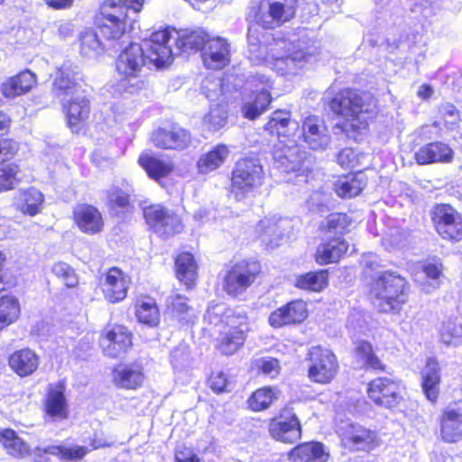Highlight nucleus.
I'll return each instance as SVG.
<instances>
[{"mask_svg": "<svg viewBox=\"0 0 462 462\" xmlns=\"http://www.w3.org/2000/svg\"><path fill=\"white\" fill-rule=\"evenodd\" d=\"M171 38L168 29L157 31L141 44L131 43L120 52L116 68L126 90L133 92L138 88L136 79L147 60L158 68L172 61L175 53L170 44Z\"/></svg>", "mask_w": 462, "mask_h": 462, "instance_id": "obj_1", "label": "nucleus"}, {"mask_svg": "<svg viewBox=\"0 0 462 462\" xmlns=\"http://www.w3.org/2000/svg\"><path fill=\"white\" fill-rule=\"evenodd\" d=\"M298 127V124L289 117H271L266 130L276 134L279 142L274 144L273 157L274 165L284 172H299L302 170L306 152L289 138Z\"/></svg>", "mask_w": 462, "mask_h": 462, "instance_id": "obj_2", "label": "nucleus"}, {"mask_svg": "<svg viewBox=\"0 0 462 462\" xmlns=\"http://www.w3.org/2000/svg\"><path fill=\"white\" fill-rule=\"evenodd\" d=\"M270 51L269 61L265 63L283 76L300 74L314 54L310 47H302L295 40L286 39L273 40Z\"/></svg>", "mask_w": 462, "mask_h": 462, "instance_id": "obj_3", "label": "nucleus"}, {"mask_svg": "<svg viewBox=\"0 0 462 462\" xmlns=\"http://www.w3.org/2000/svg\"><path fill=\"white\" fill-rule=\"evenodd\" d=\"M407 282L390 272L377 273L371 283L370 295L381 312L400 310L407 300Z\"/></svg>", "mask_w": 462, "mask_h": 462, "instance_id": "obj_4", "label": "nucleus"}, {"mask_svg": "<svg viewBox=\"0 0 462 462\" xmlns=\"http://www.w3.org/2000/svg\"><path fill=\"white\" fill-rule=\"evenodd\" d=\"M264 172L257 158L238 160L232 171L230 192L237 201L254 195L263 185Z\"/></svg>", "mask_w": 462, "mask_h": 462, "instance_id": "obj_5", "label": "nucleus"}, {"mask_svg": "<svg viewBox=\"0 0 462 462\" xmlns=\"http://www.w3.org/2000/svg\"><path fill=\"white\" fill-rule=\"evenodd\" d=\"M137 16L115 1H106L101 7L97 24L107 40L120 39L134 28Z\"/></svg>", "mask_w": 462, "mask_h": 462, "instance_id": "obj_6", "label": "nucleus"}, {"mask_svg": "<svg viewBox=\"0 0 462 462\" xmlns=\"http://www.w3.org/2000/svg\"><path fill=\"white\" fill-rule=\"evenodd\" d=\"M261 272L256 261H241L234 264L226 273L223 290L230 296L236 297L245 292L255 281Z\"/></svg>", "mask_w": 462, "mask_h": 462, "instance_id": "obj_7", "label": "nucleus"}, {"mask_svg": "<svg viewBox=\"0 0 462 462\" xmlns=\"http://www.w3.org/2000/svg\"><path fill=\"white\" fill-rule=\"evenodd\" d=\"M374 102L369 93H358L345 89L330 102V109L336 116H359L373 113Z\"/></svg>", "mask_w": 462, "mask_h": 462, "instance_id": "obj_8", "label": "nucleus"}, {"mask_svg": "<svg viewBox=\"0 0 462 462\" xmlns=\"http://www.w3.org/2000/svg\"><path fill=\"white\" fill-rule=\"evenodd\" d=\"M227 320L228 326L220 332L217 346L223 355L231 356L244 346L250 326L247 315L228 316Z\"/></svg>", "mask_w": 462, "mask_h": 462, "instance_id": "obj_9", "label": "nucleus"}, {"mask_svg": "<svg viewBox=\"0 0 462 462\" xmlns=\"http://www.w3.org/2000/svg\"><path fill=\"white\" fill-rule=\"evenodd\" d=\"M311 365L309 368V376L319 383H328L337 372V362L335 355L328 349L313 346L309 352Z\"/></svg>", "mask_w": 462, "mask_h": 462, "instance_id": "obj_10", "label": "nucleus"}, {"mask_svg": "<svg viewBox=\"0 0 462 462\" xmlns=\"http://www.w3.org/2000/svg\"><path fill=\"white\" fill-rule=\"evenodd\" d=\"M432 220L438 234L446 240L462 239V217L449 205H439L435 208Z\"/></svg>", "mask_w": 462, "mask_h": 462, "instance_id": "obj_11", "label": "nucleus"}, {"mask_svg": "<svg viewBox=\"0 0 462 462\" xmlns=\"http://www.w3.org/2000/svg\"><path fill=\"white\" fill-rule=\"evenodd\" d=\"M339 435L342 444L350 450L369 452L379 445L376 432L359 424H346Z\"/></svg>", "mask_w": 462, "mask_h": 462, "instance_id": "obj_12", "label": "nucleus"}, {"mask_svg": "<svg viewBox=\"0 0 462 462\" xmlns=\"http://www.w3.org/2000/svg\"><path fill=\"white\" fill-rule=\"evenodd\" d=\"M368 397L377 405L392 408L402 400L401 386L387 377L373 380L367 388Z\"/></svg>", "mask_w": 462, "mask_h": 462, "instance_id": "obj_13", "label": "nucleus"}, {"mask_svg": "<svg viewBox=\"0 0 462 462\" xmlns=\"http://www.w3.org/2000/svg\"><path fill=\"white\" fill-rule=\"evenodd\" d=\"M130 283V277L116 267L110 268L100 279L103 296L109 303L122 301L127 295Z\"/></svg>", "mask_w": 462, "mask_h": 462, "instance_id": "obj_14", "label": "nucleus"}, {"mask_svg": "<svg viewBox=\"0 0 462 462\" xmlns=\"http://www.w3.org/2000/svg\"><path fill=\"white\" fill-rule=\"evenodd\" d=\"M99 344L104 354L110 357H118L132 346V337L128 329L121 325L106 328Z\"/></svg>", "mask_w": 462, "mask_h": 462, "instance_id": "obj_15", "label": "nucleus"}, {"mask_svg": "<svg viewBox=\"0 0 462 462\" xmlns=\"http://www.w3.org/2000/svg\"><path fill=\"white\" fill-rule=\"evenodd\" d=\"M152 143L164 150L184 151L192 143L190 133L182 127H173L171 130L158 128L151 134Z\"/></svg>", "mask_w": 462, "mask_h": 462, "instance_id": "obj_16", "label": "nucleus"}, {"mask_svg": "<svg viewBox=\"0 0 462 462\" xmlns=\"http://www.w3.org/2000/svg\"><path fill=\"white\" fill-rule=\"evenodd\" d=\"M276 40L258 24L250 25L247 33L249 58L254 63L269 61L270 48Z\"/></svg>", "mask_w": 462, "mask_h": 462, "instance_id": "obj_17", "label": "nucleus"}, {"mask_svg": "<svg viewBox=\"0 0 462 462\" xmlns=\"http://www.w3.org/2000/svg\"><path fill=\"white\" fill-rule=\"evenodd\" d=\"M308 317L305 301L292 300L273 311L268 319L271 327L278 328L284 326L303 322Z\"/></svg>", "mask_w": 462, "mask_h": 462, "instance_id": "obj_18", "label": "nucleus"}, {"mask_svg": "<svg viewBox=\"0 0 462 462\" xmlns=\"http://www.w3.org/2000/svg\"><path fill=\"white\" fill-rule=\"evenodd\" d=\"M145 375L140 363L121 364L112 370V382L120 388L136 390L143 386Z\"/></svg>", "mask_w": 462, "mask_h": 462, "instance_id": "obj_19", "label": "nucleus"}, {"mask_svg": "<svg viewBox=\"0 0 462 462\" xmlns=\"http://www.w3.org/2000/svg\"><path fill=\"white\" fill-rule=\"evenodd\" d=\"M78 74V67L69 60L65 61L55 72L52 94L58 98L74 95L79 85Z\"/></svg>", "mask_w": 462, "mask_h": 462, "instance_id": "obj_20", "label": "nucleus"}, {"mask_svg": "<svg viewBox=\"0 0 462 462\" xmlns=\"http://www.w3.org/2000/svg\"><path fill=\"white\" fill-rule=\"evenodd\" d=\"M202 60L208 69H220L230 62V45L221 37L208 39L203 49Z\"/></svg>", "mask_w": 462, "mask_h": 462, "instance_id": "obj_21", "label": "nucleus"}, {"mask_svg": "<svg viewBox=\"0 0 462 462\" xmlns=\"http://www.w3.org/2000/svg\"><path fill=\"white\" fill-rule=\"evenodd\" d=\"M454 155L453 149L448 143L432 142L419 148L415 153V160L420 165L450 163Z\"/></svg>", "mask_w": 462, "mask_h": 462, "instance_id": "obj_22", "label": "nucleus"}, {"mask_svg": "<svg viewBox=\"0 0 462 462\" xmlns=\"http://www.w3.org/2000/svg\"><path fill=\"white\" fill-rule=\"evenodd\" d=\"M269 431L273 439L285 443H294L301 436L300 421L294 414L290 417L282 415L272 420Z\"/></svg>", "mask_w": 462, "mask_h": 462, "instance_id": "obj_23", "label": "nucleus"}, {"mask_svg": "<svg viewBox=\"0 0 462 462\" xmlns=\"http://www.w3.org/2000/svg\"><path fill=\"white\" fill-rule=\"evenodd\" d=\"M77 226L85 234L94 235L102 231L104 221L100 211L90 205H78L73 211Z\"/></svg>", "mask_w": 462, "mask_h": 462, "instance_id": "obj_24", "label": "nucleus"}, {"mask_svg": "<svg viewBox=\"0 0 462 462\" xmlns=\"http://www.w3.org/2000/svg\"><path fill=\"white\" fill-rule=\"evenodd\" d=\"M303 137L309 147L315 151H323L330 143L328 129L319 117H306L303 123Z\"/></svg>", "mask_w": 462, "mask_h": 462, "instance_id": "obj_25", "label": "nucleus"}, {"mask_svg": "<svg viewBox=\"0 0 462 462\" xmlns=\"http://www.w3.org/2000/svg\"><path fill=\"white\" fill-rule=\"evenodd\" d=\"M65 387L61 383L51 384L44 401V411L51 419L63 420L69 415L68 403L64 395Z\"/></svg>", "mask_w": 462, "mask_h": 462, "instance_id": "obj_26", "label": "nucleus"}, {"mask_svg": "<svg viewBox=\"0 0 462 462\" xmlns=\"http://www.w3.org/2000/svg\"><path fill=\"white\" fill-rule=\"evenodd\" d=\"M8 363L11 369L19 376L25 377L38 369L40 357L34 351L23 348L14 352L10 356Z\"/></svg>", "mask_w": 462, "mask_h": 462, "instance_id": "obj_27", "label": "nucleus"}, {"mask_svg": "<svg viewBox=\"0 0 462 462\" xmlns=\"http://www.w3.org/2000/svg\"><path fill=\"white\" fill-rule=\"evenodd\" d=\"M285 220L275 217H264L255 227L258 238L267 245L274 247L284 236Z\"/></svg>", "mask_w": 462, "mask_h": 462, "instance_id": "obj_28", "label": "nucleus"}, {"mask_svg": "<svg viewBox=\"0 0 462 462\" xmlns=\"http://www.w3.org/2000/svg\"><path fill=\"white\" fill-rule=\"evenodd\" d=\"M347 250V242L341 236H337L318 247L315 259L319 264L337 263Z\"/></svg>", "mask_w": 462, "mask_h": 462, "instance_id": "obj_29", "label": "nucleus"}, {"mask_svg": "<svg viewBox=\"0 0 462 462\" xmlns=\"http://www.w3.org/2000/svg\"><path fill=\"white\" fill-rule=\"evenodd\" d=\"M229 153L230 151L227 145L220 143L201 154L197 162L199 173L208 174L217 170L225 163Z\"/></svg>", "mask_w": 462, "mask_h": 462, "instance_id": "obj_30", "label": "nucleus"}, {"mask_svg": "<svg viewBox=\"0 0 462 462\" xmlns=\"http://www.w3.org/2000/svg\"><path fill=\"white\" fill-rule=\"evenodd\" d=\"M170 34H171V32ZM171 37L170 42L173 39L176 43V50L183 53L196 52L202 50V48L204 49L208 43V39H210L202 29L184 32L178 37L173 38L172 35Z\"/></svg>", "mask_w": 462, "mask_h": 462, "instance_id": "obj_31", "label": "nucleus"}, {"mask_svg": "<svg viewBox=\"0 0 462 462\" xmlns=\"http://www.w3.org/2000/svg\"><path fill=\"white\" fill-rule=\"evenodd\" d=\"M440 436L446 442H457L462 436V414L452 409L443 411L440 420Z\"/></svg>", "mask_w": 462, "mask_h": 462, "instance_id": "obj_32", "label": "nucleus"}, {"mask_svg": "<svg viewBox=\"0 0 462 462\" xmlns=\"http://www.w3.org/2000/svg\"><path fill=\"white\" fill-rule=\"evenodd\" d=\"M35 84V75L30 70H24L5 80L1 86V91L6 97H14L28 92Z\"/></svg>", "mask_w": 462, "mask_h": 462, "instance_id": "obj_33", "label": "nucleus"}, {"mask_svg": "<svg viewBox=\"0 0 462 462\" xmlns=\"http://www.w3.org/2000/svg\"><path fill=\"white\" fill-rule=\"evenodd\" d=\"M167 310L182 325L194 323L197 319L195 310L188 304V299L179 293H172L166 301Z\"/></svg>", "mask_w": 462, "mask_h": 462, "instance_id": "obj_34", "label": "nucleus"}, {"mask_svg": "<svg viewBox=\"0 0 462 462\" xmlns=\"http://www.w3.org/2000/svg\"><path fill=\"white\" fill-rule=\"evenodd\" d=\"M43 201L44 196L39 189L29 188L19 191L15 205L23 214L33 217L42 211Z\"/></svg>", "mask_w": 462, "mask_h": 462, "instance_id": "obj_35", "label": "nucleus"}, {"mask_svg": "<svg viewBox=\"0 0 462 462\" xmlns=\"http://www.w3.org/2000/svg\"><path fill=\"white\" fill-rule=\"evenodd\" d=\"M292 462H326L328 454L320 443H304L294 448L289 454Z\"/></svg>", "mask_w": 462, "mask_h": 462, "instance_id": "obj_36", "label": "nucleus"}, {"mask_svg": "<svg viewBox=\"0 0 462 462\" xmlns=\"http://www.w3.org/2000/svg\"><path fill=\"white\" fill-rule=\"evenodd\" d=\"M421 374L423 392L428 400L435 402L439 396L440 383V369L436 359H428Z\"/></svg>", "mask_w": 462, "mask_h": 462, "instance_id": "obj_37", "label": "nucleus"}, {"mask_svg": "<svg viewBox=\"0 0 462 462\" xmlns=\"http://www.w3.org/2000/svg\"><path fill=\"white\" fill-rule=\"evenodd\" d=\"M259 80L263 87L255 90L254 97H250L249 100L245 102L243 106L244 116H260L265 112L271 102V95L268 91L271 87L269 79L263 76Z\"/></svg>", "mask_w": 462, "mask_h": 462, "instance_id": "obj_38", "label": "nucleus"}, {"mask_svg": "<svg viewBox=\"0 0 462 462\" xmlns=\"http://www.w3.org/2000/svg\"><path fill=\"white\" fill-rule=\"evenodd\" d=\"M88 452V448L83 446H48L46 448H36L33 454L36 457H42L43 454H50L66 461L81 460Z\"/></svg>", "mask_w": 462, "mask_h": 462, "instance_id": "obj_39", "label": "nucleus"}, {"mask_svg": "<svg viewBox=\"0 0 462 462\" xmlns=\"http://www.w3.org/2000/svg\"><path fill=\"white\" fill-rule=\"evenodd\" d=\"M0 442L7 454L14 457L23 458L31 455L29 446L13 430H1Z\"/></svg>", "mask_w": 462, "mask_h": 462, "instance_id": "obj_40", "label": "nucleus"}, {"mask_svg": "<svg viewBox=\"0 0 462 462\" xmlns=\"http://www.w3.org/2000/svg\"><path fill=\"white\" fill-rule=\"evenodd\" d=\"M138 162L145 170L148 176L156 181H160L162 178L167 177L173 171L171 162H165L149 154H142Z\"/></svg>", "mask_w": 462, "mask_h": 462, "instance_id": "obj_41", "label": "nucleus"}, {"mask_svg": "<svg viewBox=\"0 0 462 462\" xmlns=\"http://www.w3.org/2000/svg\"><path fill=\"white\" fill-rule=\"evenodd\" d=\"M178 279L187 287L195 283L197 278V265L193 255L189 253H182L175 261Z\"/></svg>", "mask_w": 462, "mask_h": 462, "instance_id": "obj_42", "label": "nucleus"}, {"mask_svg": "<svg viewBox=\"0 0 462 462\" xmlns=\"http://www.w3.org/2000/svg\"><path fill=\"white\" fill-rule=\"evenodd\" d=\"M338 122L334 126L336 134H345L347 138L357 140L366 128L367 122L365 117H337Z\"/></svg>", "mask_w": 462, "mask_h": 462, "instance_id": "obj_43", "label": "nucleus"}, {"mask_svg": "<svg viewBox=\"0 0 462 462\" xmlns=\"http://www.w3.org/2000/svg\"><path fill=\"white\" fill-rule=\"evenodd\" d=\"M366 186L363 174L346 176L338 180L335 184V191L341 198H353L357 196Z\"/></svg>", "mask_w": 462, "mask_h": 462, "instance_id": "obj_44", "label": "nucleus"}, {"mask_svg": "<svg viewBox=\"0 0 462 462\" xmlns=\"http://www.w3.org/2000/svg\"><path fill=\"white\" fill-rule=\"evenodd\" d=\"M21 312L20 303L16 297L5 295L0 298V330L14 323Z\"/></svg>", "mask_w": 462, "mask_h": 462, "instance_id": "obj_45", "label": "nucleus"}, {"mask_svg": "<svg viewBox=\"0 0 462 462\" xmlns=\"http://www.w3.org/2000/svg\"><path fill=\"white\" fill-rule=\"evenodd\" d=\"M327 285L328 273L325 271L297 275L294 280V286L300 290L321 291Z\"/></svg>", "mask_w": 462, "mask_h": 462, "instance_id": "obj_46", "label": "nucleus"}, {"mask_svg": "<svg viewBox=\"0 0 462 462\" xmlns=\"http://www.w3.org/2000/svg\"><path fill=\"white\" fill-rule=\"evenodd\" d=\"M80 53L88 58H96L105 50L104 43L93 29H87L79 36Z\"/></svg>", "mask_w": 462, "mask_h": 462, "instance_id": "obj_47", "label": "nucleus"}, {"mask_svg": "<svg viewBox=\"0 0 462 462\" xmlns=\"http://www.w3.org/2000/svg\"><path fill=\"white\" fill-rule=\"evenodd\" d=\"M241 315L246 314L242 310L229 309L223 303H217L208 308L205 319L215 326L224 324L226 327L228 326V316L237 318Z\"/></svg>", "mask_w": 462, "mask_h": 462, "instance_id": "obj_48", "label": "nucleus"}, {"mask_svg": "<svg viewBox=\"0 0 462 462\" xmlns=\"http://www.w3.org/2000/svg\"><path fill=\"white\" fill-rule=\"evenodd\" d=\"M279 392L275 388L263 387L252 393L248 399L249 407L254 411L267 409L278 399Z\"/></svg>", "mask_w": 462, "mask_h": 462, "instance_id": "obj_49", "label": "nucleus"}, {"mask_svg": "<svg viewBox=\"0 0 462 462\" xmlns=\"http://www.w3.org/2000/svg\"><path fill=\"white\" fill-rule=\"evenodd\" d=\"M136 317L142 323L156 326L160 320V313L154 300L150 298L138 300Z\"/></svg>", "mask_w": 462, "mask_h": 462, "instance_id": "obj_50", "label": "nucleus"}, {"mask_svg": "<svg viewBox=\"0 0 462 462\" xmlns=\"http://www.w3.org/2000/svg\"><path fill=\"white\" fill-rule=\"evenodd\" d=\"M356 356L364 367L378 371L384 369L382 361L374 353L372 345L366 341H361L357 344Z\"/></svg>", "mask_w": 462, "mask_h": 462, "instance_id": "obj_51", "label": "nucleus"}, {"mask_svg": "<svg viewBox=\"0 0 462 462\" xmlns=\"http://www.w3.org/2000/svg\"><path fill=\"white\" fill-rule=\"evenodd\" d=\"M62 104V110L66 116H84L89 113V100L83 96L60 98Z\"/></svg>", "mask_w": 462, "mask_h": 462, "instance_id": "obj_52", "label": "nucleus"}, {"mask_svg": "<svg viewBox=\"0 0 462 462\" xmlns=\"http://www.w3.org/2000/svg\"><path fill=\"white\" fill-rule=\"evenodd\" d=\"M443 266L439 260H432L425 263L423 272L427 278L430 279V282L422 284V291L426 293H431L440 286L439 278L442 275Z\"/></svg>", "mask_w": 462, "mask_h": 462, "instance_id": "obj_53", "label": "nucleus"}, {"mask_svg": "<svg viewBox=\"0 0 462 462\" xmlns=\"http://www.w3.org/2000/svg\"><path fill=\"white\" fill-rule=\"evenodd\" d=\"M296 0H287L284 3H273L269 5V14L276 24H281L291 19L295 14Z\"/></svg>", "mask_w": 462, "mask_h": 462, "instance_id": "obj_54", "label": "nucleus"}, {"mask_svg": "<svg viewBox=\"0 0 462 462\" xmlns=\"http://www.w3.org/2000/svg\"><path fill=\"white\" fill-rule=\"evenodd\" d=\"M440 339L445 345H459L462 343V322L448 320L440 328Z\"/></svg>", "mask_w": 462, "mask_h": 462, "instance_id": "obj_55", "label": "nucleus"}, {"mask_svg": "<svg viewBox=\"0 0 462 462\" xmlns=\"http://www.w3.org/2000/svg\"><path fill=\"white\" fill-rule=\"evenodd\" d=\"M20 168L9 163L0 168V193L14 189L21 181Z\"/></svg>", "mask_w": 462, "mask_h": 462, "instance_id": "obj_56", "label": "nucleus"}, {"mask_svg": "<svg viewBox=\"0 0 462 462\" xmlns=\"http://www.w3.org/2000/svg\"><path fill=\"white\" fill-rule=\"evenodd\" d=\"M170 214L161 205H153L146 208L143 211L144 217L147 224L156 233L157 230L162 229V222L164 221L166 217Z\"/></svg>", "mask_w": 462, "mask_h": 462, "instance_id": "obj_57", "label": "nucleus"}, {"mask_svg": "<svg viewBox=\"0 0 462 462\" xmlns=\"http://www.w3.org/2000/svg\"><path fill=\"white\" fill-rule=\"evenodd\" d=\"M203 91L206 97L212 102L211 106H220L222 109L227 102L224 94V84L219 80L212 82L211 88L207 84L203 85Z\"/></svg>", "mask_w": 462, "mask_h": 462, "instance_id": "obj_58", "label": "nucleus"}, {"mask_svg": "<svg viewBox=\"0 0 462 462\" xmlns=\"http://www.w3.org/2000/svg\"><path fill=\"white\" fill-rule=\"evenodd\" d=\"M52 273L59 278L62 279L69 288H74L79 283L78 276L69 264L60 262L52 266Z\"/></svg>", "mask_w": 462, "mask_h": 462, "instance_id": "obj_59", "label": "nucleus"}, {"mask_svg": "<svg viewBox=\"0 0 462 462\" xmlns=\"http://www.w3.org/2000/svg\"><path fill=\"white\" fill-rule=\"evenodd\" d=\"M350 225V218L343 213H334L328 216L325 228L331 234H343Z\"/></svg>", "mask_w": 462, "mask_h": 462, "instance_id": "obj_60", "label": "nucleus"}, {"mask_svg": "<svg viewBox=\"0 0 462 462\" xmlns=\"http://www.w3.org/2000/svg\"><path fill=\"white\" fill-rule=\"evenodd\" d=\"M182 230L181 221L179 217L170 213L164 221L162 222V229L157 230L156 234L162 237H168L180 233Z\"/></svg>", "mask_w": 462, "mask_h": 462, "instance_id": "obj_61", "label": "nucleus"}, {"mask_svg": "<svg viewBox=\"0 0 462 462\" xmlns=\"http://www.w3.org/2000/svg\"><path fill=\"white\" fill-rule=\"evenodd\" d=\"M254 366L264 375L271 378L276 377L280 374L279 361L273 357H263L254 361Z\"/></svg>", "mask_w": 462, "mask_h": 462, "instance_id": "obj_62", "label": "nucleus"}, {"mask_svg": "<svg viewBox=\"0 0 462 462\" xmlns=\"http://www.w3.org/2000/svg\"><path fill=\"white\" fill-rule=\"evenodd\" d=\"M362 156L363 154L356 152L352 148H345L338 152L337 160L342 167L354 168L361 163Z\"/></svg>", "mask_w": 462, "mask_h": 462, "instance_id": "obj_63", "label": "nucleus"}, {"mask_svg": "<svg viewBox=\"0 0 462 462\" xmlns=\"http://www.w3.org/2000/svg\"><path fill=\"white\" fill-rule=\"evenodd\" d=\"M107 200L112 208H126L129 206L128 195L117 188H112L108 191Z\"/></svg>", "mask_w": 462, "mask_h": 462, "instance_id": "obj_64", "label": "nucleus"}]
</instances>
